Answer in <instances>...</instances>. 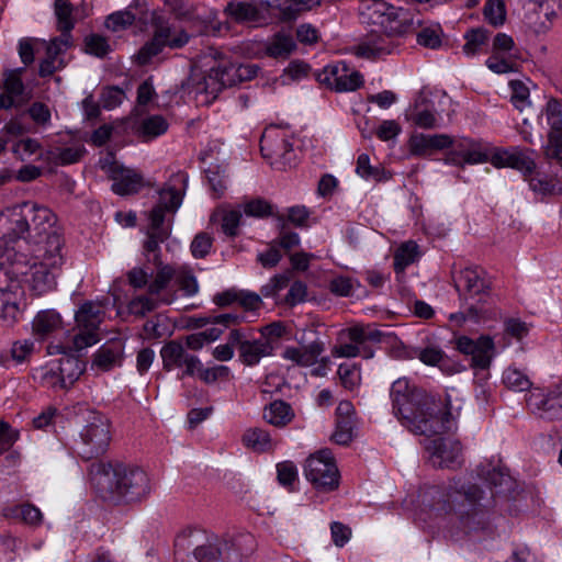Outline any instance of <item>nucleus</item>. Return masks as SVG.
<instances>
[{"label":"nucleus","mask_w":562,"mask_h":562,"mask_svg":"<svg viewBox=\"0 0 562 562\" xmlns=\"http://www.w3.org/2000/svg\"><path fill=\"white\" fill-rule=\"evenodd\" d=\"M482 494L477 485H460L456 481L445 488L427 487L418 496L415 520L452 536L459 531L469 535L483 530L487 527V516L481 505Z\"/></svg>","instance_id":"f257e3e1"},{"label":"nucleus","mask_w":562,"mask_h":562,"mask_svg":"<svg viewBox=\"0 0 562 562\" xmlns=\"http://www.w3.org/2000/svg\"><path fill=\"white\" fill-rule=\"evenodd\" d=\"M393 413L402 425L415 435L431 437L449 431L457 415L451 411L450 397H436L424 390L397 379L391 386Z\"/></svg>","instance_id":"f03ea898"},{"label":"nucleus","mask_w":562,"mask_h":562,"mask_svg":"<svg viewBox=\"0 0 562 562\" xmlns=\"http://www.w3.org/2000/svg\"><path fill=\"white\" fill-rule=\"evenodd\" d=\"M7 247L0 255V272L8 281L10 276L21 279L36 294L42 295L56 285V273L64 265V239L50 235L46 241L31 248L30 258L20 250L22 246Z\"/></svg>","instance_id":"7ed1b4c3"},{"label":"nucleus","mask_w":562,"mask_h":562,"mask_svg":"<svg viewBox=\"0 0 562 562\" xmlns=\"http://www.w3.org/2000/svg\"><path fill=\"white\" fill-rule=\"evenodd\" d=\"M90 480L99 496L112 503L137 502L150 492L146 472L122 463L91 464Z\"/></svg>","instance_id":"20e7f679"},{"label":"nucleus","mask_w":562,"mask_h":562,"mask_svg":"<svg viewBox=\"0 0 562 562\" xmlns=\"http://www.w3.org/2000/svg\"><path fill=\"white\" fill-rule=\"evenodd\" d=\"M223 540L203 529L189 528L175 540L176 562H225Z\"/></svg>","instance_id":"39448f33"},{"label":"nucleus","mask_w":562,"mask_h":562,"mask_svg":"<svg viewBox=\"0 0 562 562\" xmlns=\"http://www.w3.org/2000/svg\"><path fill=\"white\" fill-rule=\"evenodd\" d=\"M81 422L79 437L75 440V451L85 460L102 456L111 441L110 420L97 411L86 409Z\"/></svg>","instance_id":"423d86ee"},{"label":"nucleus","mask_w":562,"mask_h":562,"mask_svg":"<svg viewBox=\"0 0 562 562\" xmlns=\"http://www.w3.org/2000/svg\"><path fill=\"white\" fill-rule=\"evenodd\" d=\"M360 15L363 23L379 27L381 32L387 33L395 40L408 33L414 26L409 12L382 0L364 2Z\"/></svg>","instance_id":"0eeeda50"},{"label":"nucleus","mask_w":562,"mask_h":562,"mask_svg":"<svg viewBox=\"0 0 562 562\" xmlns=\"http://www.w3.org/2000/svg\"><path fill=\"white\" fill-rule=\"evenodd\" d=\"M188 188V175L181 171L173 173L164 187L158 191V199L153 209L147 213L148 222L168 225V220L173 223V216L180 209Z\"/></svg>","instance_id":"6e6552de"},{"label":"nucleus","mask_w":562,"mask_h":562,"mask_svg":"<svg viewBox=\"0 0 562 562\" xmlns=\"http://www.w3.org/2000/svg\"><path fill=\"white\" fill-rule=\"evenodd\" d=\"M104 318L103 305L100 301L85 302L76 312L77 333L71 338V349L81 351L95 345L99 340V327Z\"/></svg>","instance_id":"1a4fd4ad"},{"label":"nucleus","mask_w":562,"mask_h":562,"mask_svg":"<svg viewBox=\"0 0 562 562\" xmlns=\"http://www.w3.org/2000/svg\"><path fill=\"white\" fill-rule=\"evenodd\" d=\"M306 480L318 491H333L338 486L339 472L329 449L312 453L304 463Z\"/></svg>","instance_id":"9d476101"},{"label":"nucleus","mask_w":562,"mask_h":562,"mask_svg":"<svg viewBox=\"0 0 562 562\" xmlns=\"http://www.w3.org/2000/svg\"><path fill=\"white\" fill-rule=\"evenodd\" d=\"M23 209L25 221L30 224L27 244L31 248L36 247L42 241H46L50 235L61 236L55 226L56 216L48 207L27 201L23 202Z\"/></svg>","instance_id":"9b49d317"},{"label":"nucleus","mask_w":562,"mask_h":562,"mask_svg":"<svg viewBox=\"0 0 562 562\" xmlns=\"http://www.w3.org/2000/svg\"><path fill=\"white\" fill-rule=\"evenodd\" d=\"M101 168L113 181L112 190L119 195L135 194L144 187L143 176L119 164L112 155L102 159Z\"/></svg>","instance_id":"f8f14e48"},{"label":"nucleus","mask_w":562,"mask_h":562,"mask_svg":"<svg viewBox=\"0 0 562 562\" xmlns=\"http://www.w3.org/2000/svg\"><path fill=\"white\" fill-rule=\"evenodd\" d=\"M529 409L542 419L562 417V380L547 391L535 389L527 397Z\"/></svg>","instance_id":"ddd939ff"},{"label":"nucleus","mask_w":562,"mask_h":562,"mask_svg":"<svg viewBox=\"0 0 562 562\" xmlns=\"http://www.w3.org/2000/svg\"><path fill=\"white\" fill-rule=\"evenodd\" d=\"M317 80L337 92L355 91L363 85L362 75L345 61L328 65L317 74Z\"/></svg>","instance_id":"4468645a"},{"label":"nucleus","mask_w":562,"mask_h":562,"mask_svg":"<svg viewBox=\"0 0 562 562\" xmlns=\"http://www.w3.org/2000/svg\"><path fill=\"white\" fill-rule=\"evenodd\" d=\"M162 368L166 371L181 369V376L195 375L200 364L198 356L189 353L187 348L178 340L166 342L160 349Z\"/></svg>","instance_id":"2eb2a0df"},{"label":"nucleus","mask_w":562,"mask_h":562,"mask_svg":"<svg viewBox=\"0 0 562 562\" xmlns=\"http://www.w3.org/2000/svg\"><path fill=\"white\" fill-rule=\"evenodd\" d=\"M456 347L460 352L471 356V367L476 369H487L495 356V344L490 336H481L476 340L460 336L456 339Z\"/></svg>","instance_id":"dca6fc26"},{"label":"nucleus","mask_w":562,"mask_h":562,"mask_svg":"<svg viewBox=\"0 0 562 562\" xmlns=\"http://www.w3.org/2000/svg\"><path fill=\"white\" fill-rule=\"evenodd\" d=\"M30 224L25 221L23 203L7 207L0 213V238L5 243L24 238L27 244Z\"/></svg>","instance_id":"f3484780"},{"label":"nucleus","mask_w":562,"mask_h":562,"mask_svg":"<svg viewBox=\"0 0 562 562\" xmlns=\"http://www.w3.org/2000/svg\"><path fill=\"white\" fill-rule=\"evenodd\" d=\"M397 46L394 37L376 27L363 42L352 47V52L357 57L375 59L392 54Z\"/></svg>","instance_id":"a211bd4d"},{"label":"nucleus","mask_w":562,"mask_h":562,"mask_svg":"<svg viewBox=\"0 0 562 562\" xmlns=\"http://www.w3.org/2000/svg\"><path fill=\"white\" fill-rule=\"evenodd\" d=\"M426 450L435 468H454L460 464L462 448L457 440L438 437L427 443Z\"/></svg>","instance_id":"6ab92c4d"},{"label":"nucleus","mask_w":562,"mask_h":562,"mask_svg":"<svg viewBox=\"0 0 562 562\" xmlns=\"http://www.w3.org/2000/svg\"><path fill=\"white\" fill-rule=\"evenodd\" d=\"M260 150L265 158L274 162L290 165L292 161V144L281 135L277 127H268L260 139Z\"/></svg>","instance_id":"aec40b11"},{"label":"nucleus","mask_w":562,"mask_h":562,"mask_svg":"<svg viewBox=\"0 0 562 562\" xmlns=\"http://www.w3.org/2000/svg\"><path fill=\"white\" fill-rule=\"evenodd\" d=\"M71 345L60 346V345H49L47 347L49 355L61 353L63 356L54 360L58 374L61 378V387L68 389L80 378L83 373L86 366L79 360L77 357L68 355L67 349L72 350Z\"/></svg>","instance_id":"412c9836"},{"label":"nucleus","mask_w":562,"mask_h":562,"mask_svg":"<svg viewBox=\"0 0 562 562\" xmlns=\"http://www.w3.org/2000/svg\"><path fill=\"white\" fill-rule=\"evenodd\" d=\"M234 70H236V64L233 63L213 67L203 78V81L199 82L196 91L215 98L224 88L232 87L238 82L236 71Z\"/></svg>","instance_id":"4be33fe9"},{"label":"nucleus","mask_w":562,"mask_h":562,"mask_svg":"<svg viewBox=\"0 0 562 562\" xmlns=\"http://www.w3.org/2000/svg\"><path fill=\"white\" fill-rule=\"evenodd\" d=\"M225 562H244L257 549L255 536L248 531H237L221 537Z\"/></svg>","instance_id":"5701e85b"},{"label":"nucleus","mask_w":562,"mask_h":562,"mask_svg":"<svg viewBox=\"0 0 562 562\" xmlns=\"http://www.w3.org/2000/svg\"><path fill=\"white\" fill-rule=\"evenodd\" d=\"M125 342L117 338L103 344L92 356L91 370L95 372H108L122 366L124 358Z\"/></svg>","instance_id":"b1692460"},{"label":"nucleus","mask_w":562,"mask_h":562,"mask_svg":"<svg viewBox=\"0 0 562 562\" xmlns=\"http://www.w3.org/2000/svg\"><path fill=\"white\" fill-rule=\"evenodd\" d=\"M452 145V139L446 134L427 135L414 133L408 139L409 154L417 157H427L437 150H442Z\"/></svg>","instance_id":"393cba45"},{"label":"nucleus","mask_w":562,"mask_h":562,"mask_svg":"<svg viewBox=\"0 0 562 562\" xmlns=\"http://www.w3.org/2000/svg\"><path fill=\"white\" fill-rule=\"evenodd\" d=\"M484 274V271L477 267H469L460 270L458 274L454 277V284L457 291L460 294L464 292L470 296H475L481 293H484L488 288Z\"/></svg>","instance_id":"a878e982"},{"label":"nucleus","mask_w":562,"mask_h":562,"mask_svg":"<svg viewBox=\"0 0 562 562\" xmlns=\"http://www.w3.org/2000/svg\"><path fill=\"white\" fill-rule=\"evenodd\" d=\"M153 25L155 34L162 41L166 47L178 49L189 43L190 35L186 30L176 27L161 16L155 18Z\"/></svg>","instance_id":"bb28decb"},{"label":"nucleus","mask_w":562,"mask_h":562,"mask_svg":"<svg viewBox=\"0 0 562 562\" xmlns=\"http://www.w3.org/2000/svg\"><path fill=\"white\" fill-rule=\"evenodd\" d=\"M324 350V342L316 338L308 345H304L302 347L285 348L282 357L297 366L311 367L317 362Z\"/></svg>","instance_id":"cd10ccee"},{"label":"nucleus","mask_w":562,"mask_h":562,"mask_svg":"<svg viewBox=\"0 0 562 562\" xmlns=\"http://www.w3.org/2000/svg\"><path fill=\"white\" fill-rule=\"evenodd\" d=\"M488 161V151L480 143L463 142L449 155L447 162L453 165L483 164Z\"/></svg>","instance_id":"c85d7f7f"},{"label":"nucleus","mask_w":562,"mask_h":562,"mask_svg":"<svg viewBox=\"0 0 562 562\" xmlns=\"http://www.w3.org/2000/svg\"><path fill=\"white\" fill-rule=\"evenodd\" d=\"M351 327L342 329L338 334L337 344L331 350L335 358H355L361 356L364 359H371L374 356L372 349L363 346L362 342H356L349 336Z\"/></svg>","instance_id":"c756f323"},{"label":"nucleus","mask_w":562,"mask_h":562,"mask_svg":"<svg viewBox=\"0 0 562 562\" xmlns=\"http://www.w3.org/2000/svg\"><path fill=\"white\" fill-rule=\"evenodd\" d=\"M171 221L168 220V225L158 224L155 227L154 223L148 224L147 240L145 241L144 249L149 261L155 266H161L160 259V244L164 243L171 234Z\"/></svg>","instance_id":"7c9ffc66"},{"label":"nucleus","mask_w":562,"mask_h":562,"mask_svg":"<svg viewBox=\"0 0 562 562\" xmlns=\"http://www.w3.org/2000/svg\"><path fill=\"white\" fill-rule=\"evenodd\" d=\"M273 347L270 341L254 339L241 344L239 360L248 367L256 366L262 358L272 355Z\"/></svg>","instance_id":"2f4dec72"},{"label":"nucleus","mask_w":562,"mask_h":562,"mask_svg":"<svg viewBox=\"0 0 562 562\" xmlns=\"http://www.w3.org/2000/svg\"><path fill=\"white\" fill-rule=\"evenodd\" d=\"M63 321L60 315L54 310H44L38 312L32 322L33 334L41 339L61 329Z\"/></svg>","instance_id":"473e14b6"},{"label":"nucleus","mask_w":562,"mask_h":562,"mask_svg":"<svg viewBox=\"0 0 562 562\" xmlns=\"http://www.w3.org/2000/svg\"><path fill=\"white\" fill-rule=\"evenodd\" d=\"M536 5L537 21L533 30L538 34L547 33L557 18L559 0H532Z\"/></svg>","instance_id":"72a5a7b5"},{"label":"nucleus","mask_w":562,"mask_h":562,"mask_svg":"<svg viewBox=\"0 0 562 562\" xmlns=\"http://www.w3.org/2000/svg\"><path fill=\"white\" fill-rule=\"evenodd\" d=\"M241 442L255 452H268L277 446L269 431L258 427L246 429L241 436Z\"/></svg>","instance_id":"f704fd0d"},{"label":"nucleus","mask_w":562,"mask_h":562,"mask_svg":"<svg viewBox=\"0 0 562 562\" xmlns=\"http://www.w3.org/2000/svg\"><path fill=\"white\" fill-rule=\"evenodd\" d=\"M295 414L291 405L284 401H274L263 409V419L276 427L282 428L290 424Z\"/></svg>","instance_id":"c9c22d12"},{"label":"nucleus","mask_w":562,"mask_h":562,"mask_svg":"<svg viewBox=\"0 0 562 562\" xmlns=\"http://www.w3.org/2000/svg\"><path fill=\"white\" fill-rule=\"evenodd\" d=\"M169 127L167 119L160 114L143 117L136 128V133L144 140H151L164 135Z\"/></svg>","instance_id":"e433bc0d"},{"label":"nucleus","mask_w":562,"mask_h":562,"mask_svg":"<svg viewBox=\"0 0 562 562\" xmlns=\"http://www.w3.org/2000/svg\"><path fill=\"white\" fill-rule=\"evenodd\" d=\"M225 15L236 23L254 22L259 18L257 7L249 2L231 1L224 9Z\"/></svg>","instance_id":"4c0bfd02"},{"label":"nucleus","mask_w":562,"mask_h":562,"mask_svg":"<svg viewBox=\"0 0 562 562\" xmlns=\"http://www.w3.org/2000/svg\"><path fill=\"white\" fill-rule=\"evenodd\" d=\"M296 48L293 37L278 33L266 44V54L272 58H288Z\"/></svg>","instance_id":"58836bf2"},{"label":"nucleus","mask_w":562,"mask_h":562,"mask_svg":"<svg viewBox=\"0 0 562 562\" xmlns=\"http://www.w3.org/2000/svg\"><path fill=\"white\" fill-rule=\"evenodd\" d=\"M420 256L418 245L413 240L403 243L394 252V270L396 273H403L412 263L418 260Z\"/></svg>","instance_id":"ea45409f"},{"label":"nucleus","mask_w":562,"mask_h":562,"mask_svg":"<svg viewBox=\"0 0 562 562\" xmlns=\"http://www.w3.org/2000/svg\"><path fill=\"white\" fill-rule=\"evenodd\" d=\"M154 295H138L128 303V311L131 314L144 317L147 313L153 312L159 303L170 304L171 300L168 297L154 299Z\"/></svg>","instance_id":"a19ab883"},{"label":"nucleus","mask_w":562,"mask_h":562,"mask_svg":"<svg viewBox=\"0 0 562 562\" xmlns=\"http://www.w3.org/2000/svg\"><path fill=\"white\" fill-rule=\"evenodd\" d=\"M532 149L513 147L510 168L517 169L524 175H531L536 169Z\"/></svg>","instance_id":"79ce46f5"},{"label":"nucleus","mask_w":562,"mask_h":562,"mask_svg":"<svg viewBox=\"0 0 562 562\" xmlns=\"http://www.w3.org/2000/svg\"><path fill=\"white\" fill-rule=\"evenodd\" d=\"M74 8L69 0H55L54 12L57 19V29L61 33L70 34L75 26L72 18Z\"/></svg>","instance_id":"37998d69"},{"label":"nucleus","mask_w":562,"mask_h":562,"mask_svg":"<svg viewBox=\"0 0 562 562\" xmlns=\"http://www.w3.org/2000/svg\"><path fill=\"white\" fill-rule=\"evenodd\" d=\"M157 272L153 281L148 284V294L159 296L168 286L170 281L176 278L177 269L169 265L156 266Z\"/></svg>","instance_id":"c03bdc74"},{"label":"nucleus","mask_w":562,"mask_h":562,"mask_svg":"<svg viewBox=\"0 0 562 562\" xmlns=\"http://www.w3.org/2000/svg\"><path fill=\"white\" fill-rule=\"evenodd\" d=\"M465 44L463 45V53L473 57L484 50L487 45V31L484 29H474L469 31L465 35Z\"/></svg>","instance_id":"a18cd8bd"},{"label":"nucleus","mask_w":562,"mask_h":562,"mask_svg":"<svg viewBox=\"0 0 562 562\" xmlns=\"http://www.w3.org/2000/svg\"><path fill=\"white\" fill-rule=\"evenodd\" d=\"M541 119L546 120L547 125L552 130L562 128V103L552 98L547 101L541 111Z\"/></svg>","instance_id":"49530a36"},{"label":"nucleus","mask_w":562,"mask_h":562,"mask_svg":"<svg viewBox=\"0 0 562 562\" xmlns=\"http://www.w3.org/2000/svg\"><path fill=\"white\" fill-rule=\"evenodd\" d=\"M503 382L508 389L515 392H524L531 386L529 378L516 368H507L504 371Z\"/></svg>","instance_id":"de8ad7c7"},{"label":"nucleus","mask_w":562,"mask_h":562,"mask_svg":"<svg viewBox=\"0 0 562 562\" xmlns=\"http://www.w3.org/2000/svg\"><path fill=\"white\" fill-rule=\"evenodd\" d=\"M337 374L342 386L349 391L356 390L361 382L360 369L356 364L341 363L338 367Z\"/></svg>","instance_id":"09e8293b"},{"label":"nucleus","mask_w":562,"mask_h":562,"mask_svg":"<svg viewBox=\"0 0 562 562\" xmlns=\"http://www.w3.org/2000/svg\"><path fill=\"white\" fill-rule=\"evenodd\" d=\"M23 68L8 70L3 75V89L7 93L15 99H20L24 92V85L22 81Z\"/></svg>","instance_id":"8fccbe9b"},{"label":"nucleus","mask_w":562,"mask_h":562,"mask_svg":"<svg viewBox=\"0 0 562 562\" xmlns=\"http://www.w3.org/2000/svg\"><path fill=\"white\" fill-rule=\"evenodd\" d=\"M162 41L153 33V37L144 44L137 53V61L140 65L149 64L154 57L158 56L165 48Z\"/></svg>","instance_id":"3c124183"},{"label":"nucleus","mask_w":562,"mask_h":562,"mask_svg":"<svg viewBox=\"0 0 562 562\" xmlns=\"http://www.w3.org/2000/svg\"><path fill=\"white\" fill-rule=\"evenodd\" d=\"M229 368L223 364H216L210 368L203 367L200 361L195 375L206 384H212L221 379H227L229 375Z\"/></svg>","instance_id":"603ef678"},{"label":"nucleus","mask_w":562,"mask_h":562,"mask_svg":"<svg viewBox=\"0 0 562 562\" xmlns=\"http://www.w3.org/2000/svg\"><path fill=\"white\" fill-rule=\"evenodd\" d=\"M135 15L130 10H122L110 14L105 26L112 32H121L133 25Z\"/></svg>","instance_id":"864d4df0"},{"label":"nucleus","mask_w":562,"mask_h":562,"mask_svg":"<svg viewBox=\"0 0 562 562\" xmlns=\"http://www.w3.org/2000/svg\"><path fill=\"white\" fill-rule=\"evenodd\" d=\"M543 156L548 160L561 158L562 155V128L549 131L547 143L542 146Z\"/></svg>","instance_id":"5fc2aeb1"},{"label":"nucleus","mask_w":562,"mask_h":562,"mask_svg":"<svg viewBox=\"0 0 562 562\" xmlns=\"http://www.w3.org/2000/svg\"><path fill=\"white\" fill-rule=\"evenodd\" d=\"M177 282L187 296H193L199 291L196 278L187 267H179L176 273Z\"/></svg>","instance_id":"6e6d98bb"},{"label":"nucleus","mask_w":562,"mask_h":562,"mask_svg":"<svg viewBox=\"0 0 562 562\" xmlns=\"http://www.w3.org/2000/svg\"><path fill=\"white\" fill-rule=\"evenodd\" d=\"M353 418L337 419L336 429L331 439L338 445H348L353 438Z\"/></svg>","instance_id":"4d7b16f0"},{"label":"nucleus","mask_w":562,"mask_h":562,"mask_svg":"<svg viewBox=\"0 0 562 562\" xmlns=\"http://www.w3.org/2000/svg\"><path fill=\"white\" fill-rule=\"evenodd\" d=\"M357 175L366 180H381L383 170L379 166H371L367 154L359 155L357 159Z\"/></svg>","instance_id":"13d9d810"},{"label":"nucleus","mask_w":562,"mask_h":562,"mask_svg":"<svg viewBox=\"0 0 562 562\" xmlns=\"http://www.w3.org/2000/svg\"><path fill=\"white\" fill-rule=\"evenodd\" d=\"M417 43L426 48L436 49L441 46V30L439 26H430L417 33Z\"/></svg>","instance_id":"bf43d9fd"},{"label":"nucleus","mask_w":562,"mask_h":562,"mask_svg":"<svg viewBox=\"0 0 562 562\" xmlns=\"http://www.w3.org/2000/svg\"><path fill=\"white\" fill-rule=\"evenodd\" d=\"M484 15L490 24L499 26L504 23L506 11L502 0H488L484 7Z\"/></svg>","instance_id":"052dcab7"},{"label":"nucleus","mask_w":562,"mask_h":562,"mask_svg":"<svg viewBox=\"0 0 562 562\" xmlns=\"http://www.w3.org/2000/svg\"><path fill=\"white\" fill-rule=\"evenodd\" d=\"M45 41L37 38H23L19 43V55L23 64L29 65L34 60V54L38 53Z\"/></svg>","instance_id":"680f3d73"},{"label":"nucleus","mask_w":562,"mask_h":562,"mask_svg":"<svg viewBox=\"0 0 562 562\" xmlns=\"http://www.w3.org/2000/svg\"><path fill=\"white\" fill-rule=\"evenodd\" d=\"M241 221L239 210H222V231L227 236H236Z\"/></svg>","instance_id":"e2e57ef3"},{"label":"nucleus","mask_w":562,"mask_h":562,"mask_svg":"<svg viewBox=\"0 0 562 562\" xmlns=\"http://www.w3.org/2000/svg\"><path fill=\"white\" fill-rule=\"evenodd\" d=\"M485 480L491 484V486L498 488L499 492L510 490L513 486L510 475L503 469L493 468L487 471Z\"/></svg>","instance_id":"0e129e2a"},{"label":"nucleus","mask_w":562,"mask_h":562,"mask_svg":"<svg viewBox=\"0 0 562 562\" xmlns=\"http://www.w3.org/2000/svg\"><path fill=\"white\" fill-rule=\"evenodd\" d=\"M512 89V102L514 105L522 110L525 106L529 104V88L528 86L520 80H512L509 82Z\"/></svg>","instance_id":"69168bd1"},{"label":"nucleus","mask_w":562,"mask_h":562,"mask_svg":"<svg viewBox=\"0 0 562 562\" xmlns=\"http://www.w3.org/2000/svg\"><path fill=\"white\" fill-rule=\"evenodd\" d=\"M34 351L35 344L32 339L18 340L11 347V356L16 363L26 361Z\"/></svg>","instance_id":"338daca9"},{"label":"nucleus","mask_w":562,"mask_h":562,"mask_svg":"<svg viewBox=\"0 0 562 562\" xmlns=\"http://www.w3.org/2000/svg\"><path fill=\"white\" fill-rule=\"evenodd\" d=\"M14 515L31 526H38L43 520V515L40 508L31 504L18 506L14 509Z\"/></svg>","instance_id":"774afa93"}]
</instances>
